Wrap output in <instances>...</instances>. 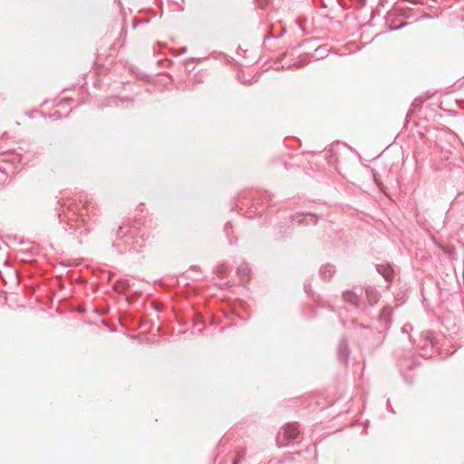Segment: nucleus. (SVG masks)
Here are the masks:
<instances>
[{
    "label": "nucleus",
    "mask_w": 464,
    "mask_h": 464,
    "mask_svg": "<svg viewBox=\"0 0 464 464\" xmlns=\"http://www.w3.org/2000/svg\"><path fill=\"white\" fill-rule=\"evenodd\" d=\"M67 208L68 213L63 209V215L68 218L69 229L79 232L80 234H87L92 227L89 223V219L94 217V207L89 201L87 196L81 195L78 199H74L72 202L63 204V207Z\"/></svg>",
    "instance_id": "1"
},
{
    "label": "nucleus",
    "mask_w": 464,
    "mask_h": 464,
    "mask_svg": "<svg viewBox=\"0 0 464 464\" xmlns=\"http://www.w3.org/2000/svg\"><path fill=\"white\" fill-rule=\"evenodd\" d=\"M115 239L112 246L121 252L127 250L138 251L143 246L144 234L140 235L138 221H127L122 223L114 233Z\"/></svg>",
    "instance_id": "2"
},
{
    "label": "nucleus",
    "mask_w": 464,
    "mask_h": 464,
    "mask_svg": "<svg viewBox=\"0 0 464 464\" xmlns=\"http://www.w3.org/2000/svg\"><path fill=\"white\" fill-rule=\"evenodd\" d=\"M359 292L346 290L343 293V301L349 305L351 311L365 312L368 305L372 306L379 300V293L372 286L359 289Z\"/></svg>",
    "instance_id": "3"
},
{
    "label": "nucleus",
    "mask_w": 464,
    "mask_h": 464,
    "mask_svg": "<svg viewBox=\"0 0 464 464\" xmlns=\"http://www.w3.org/2000/svg\"><path fill=\"white\" fill-rule=\"evenodd\" d=\"M301 434L297 423H286L277 433L276 441L279 448L299 442Z\"/></svg>",
    "instance_id": "4"
},
{
    "label": "nucleus",
    "mask_w": 464,
    "mask_h": 464,
    "mask_svg": "<svg viewBox=\"0 0 464 464\" xmlns=\"http://www.w3.org/2000/svg\"><path fill=\"white\" fill-rule=\"evenodd\" d=\"M295 456H301L304 464H316L317 452L314 446L308 447L303 451H296L291 454V459L295 460Z\"/></svg>",
    "instance_id": "5"
},
{
    "label": "nucleus",
    "mask_w": 464,
    "mask_h": 464,
    "mask_svg": "<svg viewBox=\"0 0 464 464\" xmlns=\"http://www.w3.org/2000/svg\"><path fill=\"white\" fill-rule=\"evenodd\" d=\"M392 309L389 306H384L381 312V314L378 316V324L377 330L382 333L384 330H386L391 323V314H392Z\"/></svg>",
    "instance_id": "6"
},
{
    "label": "nucleus",
    "mask_w": 464,
    "mask_h": 464,
    "mask_svg": "<svg viewBox=\"0 0 464 464\" xmlns=\"http://www.w3.org/2000/svg\"><path fill=\"white\" fill-rule=\"evenodd\" d=\"M292 221L298 225H315L317 223V216L310 212L296 213L292 217Z\"/></svg>",
    "instance_id": "7"
},
{
    "label": "nucleus",
    "mask_w": 464,
    "mask_h": 464,
    "mask_svg": "<svg viewBox=\"0 0 464 464\" xmlns=\"http://www.w3.org/2000/svg\"><path fill=\"white\" fill-rule=\"evenodd\" d=\"M435 338L433 336V334L430 332H425L421 333L420 337V343L418 344L420 348H427V347H434L435 346Z\"/></svg>",
    "instance_id": "8"
},
{
    "label": "nucleus",
    "mask_w": 464,
    "mask_h": 464,
    "mask_svg": "<svg viewBox=\"0 0 464 464\" xmlns=\"http://www.w3.org/2000/svg\"><path fill=\"white\" fill-rule=\"evenodd\" d=\"M237 274L242 282H247L250 277V268L247 264L243 263L238 266Z\"/></svg>",
    "instance_id": "9"
},
{
    "label": "nucleus",
    "mask_w": 464,
    "mask_h": 464,
    "mask_svg": "<svg viewBox=\"0 0 464 464\" xmlns=\"http://www.w3.org/2000/svg\"><path fill=\"white\" fill-rule=\"evenodd\" d=\"M337 353H338V357L340 358V360L345 362L348 358V355H349V350H348V344H347V342L346 340L344 339H342L338 344V349H337Z\"/></svg>",
    "instance_id": "10"
},
{
    "label": "nucleus",
    "mask_w": 464,
    "mask_h": 464,
    "mask_svg": "<svg viewBox=\"0 0 464 464\" xmlns=\"http://www.w3.org/2000/svg\"><path fill=\"white\" fill-rule=\"evenodd\" d=\"M335 273L334 266L331 264H326L323 266L320 269V276L324 279L331 278Z\"/></svg>",
    "instance_id": "11"
},
{
    "label": "nucleus",
    "mask_w": 464,
    "mask_h": 464,
    "mask_svg": "<svg viewBox=\"0 0 464 464\" xmlns=\"http://www.w3.org/2000/svg\"><path fill=\"white\" fill-rule=\"evenodd\" d=\"M245 458H246V449L238 448L236 450V456H235L234 460L238 463H241L243 460H245Z\"/></svg>",
    "instance_id": "12"
},
{
    "label": "nucleus",
    "mask_w": 464,
    "mask_h": 464,
    "mask_svg": "<svg viewBox=\"0 0 464 464\" xmlns=\"http://www.w3.org/2000/svg\"><path fill=\"white\" fill-rule=\"evenodd\" d=\"M348 308L347 307H343V306H338L337 304H334V306H332V310L333 311H335V310H338V314H339V318H340V321L341 323L344 325L345 324V321L343 317V314H342V311L343 310H347Z\"/></svg>",
    "instance_id": "13"
},
{
    "label": "nucleus",
    "mask_w": 464,
    "mask_h": 464,
    "mask_svg": "<svg viewBox=\"0 0 464 464\" xmlns=\"http://www.w3.org/2000/svg\"><path fill=\"white\" fill-rule=\"evenodd\" d=\"M412 365H413V361L411 359H404L401 364H400V367L401 369H404V368H408V369H412Z\"/></svg>",
    "instance_id": "14"
},
{
    "label": "nucleus",
    "mask_w": 464,
    "mask_h": 464,
    "mask_svg": "<svg viewBox=\"0 0 464 464\" xmlns=\"http://www.w3.org/2000/svg\"><path fill=\"white\" fill-rule=\"evenodd\" d=\"M413 327L411 324H405L402 327H401V333L403 334H406L409 339L411 340V337H410V333L412 331Z\"/></svg>",
    "instance_id": "15"
},
{
    "label": "nucleus",
    "mask_w": 464,
    "mask_h": 464,
    "mask_svg": "<svg viewBox=\"0 0 464 464\" xmlns=\"http://www.w3.org/2000/svg\"><path fill=\"white\" fill-rule=\"evenodd\" d=\"M227 272V265L225 264H220L217 266V273L221 276H224Z\"/></svg>",
    "instance_id": "16"
},
{
    "label": "nucleus",
    "mask_w": 464,
    "mask_h": 464,
    "mask_svg": "<svg viewBox=\"0 0 464 464\" xmlns=\"http://www.w3.org/2000/svg\"><path fill=\"white\" fill-rule=\"evenodd\" d=\"M272 199H273V195L267 191H266L263 195V199L262 201L266 200V203L270 204L272 202Z\"/></svg>",
    "instance_id": "17"
},
{
    "label": "nucleus",
    "mask_w": 464,
    "mask_h": 464,
    "mask_svg": "<svg viewBox=\"0 0 464 464\" xmlns=\"http://www.w3.org/2000/svg\"><path fill=\"white\" fill-rule=\"evenodd\" d=\"M231 223L230 222H227L226 225H225V227H224V230H225V233L227 235V237H229V229L231 228Z\"/></svg>",
    "instance_id": "18"
},
{
    "label": "nucleus",
    "mask_w": 464,
    "mask_h": 464,
    "mask_svg": "<svg viewBox=\"0 0 464 464\" xmlns=\"http://www.w3.org/2000/svg\"><path fill=\"white\" fill-rule=\"evenodd\" d=\"M372 179L378 187L380 186L379 179L376 175L372 176Z\"/></svg>",
    "instance_id": "19"
},
{
    "label": "nucleus",
    "mask_w": 464,
    "mask_h": 464,
    "mask_svg": "<svg viewBox=\"0 0 464 464\" xmlns=\"http://www.w3.org/2000/svg\"><path fill=\"white\" fill-rule=\"evenodd\" d=\"M323 51H324V48L322 47H319L315 50L316 53H319L320 56L322 57V54H323Z\"/></svg>",
    "instance_id": "20"
},
{
    "label": "nucleus",
    "mask_w": 464,
    "mask_h": 464,
    "mask_svg": "<svg viewBox=\"0 0 464 464\" xmlns=\"http://www.w3.org/2000/svg\"><path fill=\"white\" fill-rule=\"evenodd\" d=\"M401 27H402V25L396 26V27L392 28V30H399V29H401Z\"/></svg>",
    "instance_id": "21"
},
{
    "label": "nucleus",
    "mask_w": 464,
    "mask_h": 464,
    "mask_svg": "<svg viewBox=\"0 0 464 464\" xmlns=\"http://www.w3.org/2000/svg\"><path fill=\"white\" fill-rule=\"evenodd\" d=\"M383 276L388 279L389 278V275L388 274H383Z\"/></svg>",
    "instance_id": "22"
},
{
    "label": "nucleus",
    "mask_w": 464,
    "mask_h": 464,
    "mask_svg": "<svg viewBox=\"0 0 464 464\" xmlns=\"http://www.w3.org/2000/svg\"><path fill=\"white\" fill-rule=\"evenodd\" d=\"M229 244H230V245H233V244H234V242H233L231 239H229Z\"/></svg>",
    "instance_id": "23"
},
{
    "label": "nucleus",
    "mask_w": 464,
    "mask_h": 464,
    "mask_svg": "<svg viewBox=\"0 0 464 464\" xmlns=\"http://www.w3.org/2000/svg\"><path fill=\"white\" fill-rule=\"evenodd\" d=\"M2 179H3V176H0V181H2L4 183V180Z\"/></svg>",
    "instance_id": "24"
},
{
    "label": "nucleus",
    "mask_w": 464,
    "mask_h": 464,
    "mask_svg": "<svg viewBox=\"0 0 464 464\" xmlns=\"http://www.w3.org/2000/svg\"><path fill=\"white\" fill-rule=\"evenodd\" d=\"M232 464H240V463H238V462H237V461L233 460V463H232Z\"/></svg>",
    "instance_id": "25"
},
{
    "label": "nucleus",
    "mask_w": 464,
    "mask_h": 464,
    "mask_svg": "<svg viewBox=\"0 0 464 464\" xmlns=\"http://www.w3.org/2000/svg\"><path fill=\"white\" fill-rule=\"evenodd\" d=\"M1 186H3V182H2V181H0V187H1Z\"/></svg>",
    "instance_id": "26"
}]
</instances>
